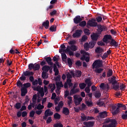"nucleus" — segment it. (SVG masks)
Segmentation results:
<instances>
[{"instance_id":"nucleus-1","label":"nucleus","mask_w":127,"mask_h":127,"mask_svg":"<svg viewBox=\"0 0 127 127\" xmlns=\"http://www.w3.org/2000/svg\"><path fill=\"white\" fill-rule=\"evenodd\" d=\"M103 41L105 43H109L111 46H114L115 48H118L120 46L119 43L113 39L111 35H105L103 39Z\"/></svg>"},{"instance_id":"nucleus-2","label":"nucleus","mask_w":127,"mask_h":127,"mask_svg":"<svg viewBox=\"0 0 127 127\" xmlns=\"http://www.w3.org/2000/svg\"><path fill=\"white\" fill-rule=\"evenodd\" d=\"M34 72L33 71H30L29 70H26L23 72V73L21 74V76L19 77V79L21 81H25L26 80V77H29V79L30 82H33L34 81Z\"/></svg>"},{"instance_id":"nucleus-3","label":"nucleus","mask_w":127,"mask_h":127,"mask_svg":"<svg viewBox=\"0 0 127 127\" xmlns=\"http://www.w3.org/2000/svg\"><path fill=\"white\" fill-rule=\"evenodd\" d=\"M121 108H122L123 110L126 111L127 109V105H125L122 103H118L117 104V108L113 111L112 114L113 116H116V115H118V114L121 113Z\"/></svg>"},{"instance_id":"nucleus-4","label":"nucleus","mask_w":127,"mask_h":127,"mask_svg":"<svg viewBox=\"0 0 127 127\" xmlns=\"http://www.w3.org/2000/svg\"><path fill=\"white\" fill-rule=\"evenodd\" d=\"M103 61L100 60H95L92 64V69H98V68H103Z\"/></svg>"},{"instance_id":"nucleus-5","label":"nucleus","mask_w":127,"mask_h":127,"mask_svg":"<svg viewBox=\"0 0 127 127\" xmlns=\"http://www.w3.org/2000/svg\"><path fill=\"white\" fill-rule=\"evenodd\" d=\"M96 41H91L89 43H85L84 44V49H85L86 51H88L89 49H92L93 47H95V45H96Z\"/></svg>"},{"instance_id":"nucleus-6","label":"nucleus","mask_w":127,"mask_h":127,"mask_svg":"<svg viewBox=\"0 0 127 127\" xmlns=\"http://www.w3.org/2000/svg\"><path fill=\"white\" fill-rule=\"evenodd\" d=\"M78 87V83H75L73 84L72 88L70 90L69 95L70 96H72V95H75V94H77L80 91L79 88L76 89Z\"/></svg>"},{"instance_id":"nucleus-7","label":"nucleus","mask_w":127,"mask_h":127,"mask_svg":"<svg viewBox=\"0 0 127 127\" xmlns=\"http://www.w3.org/2000/svg\"><path fill=\"white\" fill-rule=\"evenodd\" d=\"M73 98L75 106H79L81 104V102L83 101V98L82 97L78 98L77 95H75Z\"/></svg>"},{"instance_id":"nucleus-8","label":"nucleus","mask_w":127,"mask_h":127,"mask_svg":"<svg viewBox=\"0 0 127 127\" xmlns=\"http://www.w3.org/2000/svg\"><path fill=\"white\" fill-rule=\"evenodd\" d=\"M87 25L92 27H96L98 25V23L96 22V20L94 18L89 20L87 22Z\"/></svg>"},{"instance_id":"nucleus-9","label":"nucleus","mask_w":127,"mask_h":127,"mask_svg":"<svg viewBox=\"0 0 127 127\" xmlns=\"http://www.w3.org/2000/svg\"><path fill=\"white\" fill-rule=\"evenodd\" d=\"M81 34H82V30H76L75 32L73 34L72 37L76 38V37H80Z\"/></svg>"},{"instance_id":"nucleus-10","label":"nucleus","mask_w":127,"mask_h":127,"mask_svg":"<svg viewBox=\"0 0 127 127\" xmlns=\"http://www.w3.org/2000/svg\"><path fill=\"white\" fill-rule=\"evenodd\" d=\"M116 79V76H113L110 78H109L108 81L110 82V84H112V85H116V84H118V81H117Z\"/></svg>"},{"instance_id":"nucleus-11","label":"nucleus","mask_w":127,"mask_h":127,"mask_svg":"<svg viewBox=\"0 0 127 127\" xmlns=\"http://www.w3.org/2000/svg\"><path fill=\"white\" fill-rule=\"evenodd\" d=\"M98 27V31L100 33L101 32H102V31H106L107 30V29L106 26L102 25H99L97 26Z\"/></svg>"},{"instance_id":"nucleus-12","label":"nucleus","mask_w":127,"mask_h":127,"mask_svg":"<svg viewBox=\"0 0 127 127\" xmlns=\"http://www.w3.org/2000/svg\"><path fill=\"white\" fill-rule=\"evenodd\" d=\"M83 19L82 18H81V16L80 15H77L75 16V17L73 19V22L75 24H78L79 23H80L81 21H82Z\"/></svg>"},{"instance_id":"nucleus-13","label":"nucleus","mask_w":127,"mask_h":127,"mask_svg":"<svg viewBox=\"0 0 127 127\" xmlns=\"http://www.w3.org/2000/svg\"><path fill=\"white\" fill-rule=\"evenodd\" d=\"M46 62L50 66H53V63L52 62V59L50 57H46L44 58Z\"/></svg>"},{"instance_id":"nucleus-14","label":"nucleus","mask_w":127,"mask_h":127,"mask_svg":"<svg viewBox=\"0 0 127 127\" xmlns=\"http://www.w3.org/2000/svg\"><path fill=\"white\" fill-rule=\"evenodd\" d=\"M83 125L87 127H94V125H95V122H92V121H89L87 122H83Z\"/></svg>"},{"instance_id":"nucleus-15","label":"nucleus","mask_w":127,"mask_h":127,"mask_svg":"<svg viewBox=\"0 0 127 127\" xmlns=\"http://www.w3.org/2000/svg\"><path fill=\"white\" fill-rule=\"evenodd\" d=\"M110 123L111 124H109L110 127H117L118 122L116 119H112Z\"/></svg>"},{"instance_id":"nucleus-16","label":"nucleus","mask_w":127,"mask_h":127,"mask_svg":"<svg viewBox=\"0 0 127 127\" xmlns=\"http://www.w3.org/2000/svg\"><path fill=\"white\" fill-rule=\"evenodd\" d=\"M95 52L96 53H98L99 54H102L103 52H105V50L101 47H97L95 50Z\"/></svg>"},{"instance_id":"nucleus-17","label":"nucleus","mask_w":127,"mask_h":127,"mask_svg":"<svg viewBox=\"0 0 127 127\" xmlns=\"http://www.w3.org/2000/svg\"><path fill=\"white\" fill-rule=\"evenodd\" d=\"M27 94V89L24 87H22L21 88V97H25Z\"/></svg>"},{"instance_id":"nucleus-18","label":"nucleus","mask_w":127,"mask_h":127,"mask_svg":"<svg viewBox=\"0 0 127 127\" xmlns=\"http://www.w3.org/2000/svg\"><path fill=\"white\" fill-rule=\"evenodd\" d=\"M99 34H95L94 33L93 34L91 35V38L92 40V41H97L98 40V39L99 38Z\"/></svg>"},{"instance_id":"nucleus-19","label":"nucleus","mask_w":127,"mask_h":127,"mask_svg":"<svg viewBox=\"0 0 127 127\" xmlns=\"http://www.w3.org/2000/svg\"><path fill=\"white\" fill-rule=\"evenodd\" d=\"M44 115L48 116V117H51L53 115V112L50 110V109H48L45 111Z\"/></svg>"},{"instance_id":"nucleus-20","label":"nucleus","mask_w":127,"mask_h":127,"mask_svg":"<svg viewBox=\"0 0 127 127\" xmlns=\"http://www.w3.org/2000/svg\"><path fill=\"white\" fill-rule=\"evenodd\" d=\"M63 114H64L65 116H68L69 114H70V111H69L68 108L64 107L63 108Z\"/></svg>"},{"instance_id":"nucleus-21","label":"nucleus","mask_w":127,"mask_h":127,"mask_svg":"<svg viewBox=\"0 0 127 127\" xmlns=\"http://www.w3.org/2000/svg\"><path fill=\"white\" fill-rule=\"evenodd\" d=\"M42 26V27H45L46 29H48V27H49V21L47 20L45 22H43Z\"/></svg>"},{"instance_id":"nucleus-22","label":"nucleus","mask_w":127,"mask_h":127,"mask_svg":"<svg viewBox=\"0 0 127 127\" xmlns=\"http://www.w3.org/2000/svg\"><path fill=\"white\" fill-rule=\"evenodd\" d=\"M50 65L49 66V65H44L43 66V67L42 68V71H44V72H48L49 71V70L50 69Z\"/></svg>"},{"instance_id":"nucleus-23","label":"nucleus","mask_w":127,"mask_h":127,"mask_svg":"<svg viewBox=\"0 0 127 127\" xmlns=\"http://www.w3.org/2000/svg\"><path fill=\"white\" fill-rule=\"evenodd\" d=\"M100 118H105L108 116V112L107 111H103L99 113Z\"/></svg>"},{"instance_id":"nucleus-24","label":"nucleus","mask_w":127,"mask_h":127,"mask_svg":"<svg viewBox=\"0 0 127 127\" xmlns=\"http://www.w3.org/2000/svg\"><path fill=\"white\" fill-rule=\"evenodd\" d=\"M56 86H57V89L58 91L61 90V88H63V87H64V85H63V84L62 83V82H57L56 83Z\"/></svg>"},{"instance_id":"nucleus-25","label":"nucleus","mask_w":127,"mask_h":127,"mask_svg":"<svg viewBox=\"0 0 127 127\" xmlns=\"http://www.w3.org/2000/svg\"><path fill=\"white\" fill-rule=\"evenodd\" d=\"M94 96L96 98V99H99V98H100L101 96H102V93H101L99 91H96L94 92Z\"/></svg>"},{"instance_id":"nucleus-26","label":"nucleus","mask_w":127,"mask_h":127,"mask_svg":"<svg viewBox=\"0 0 127 127\" xmlns=\"http://www.w3.org/2000/svg\"><path fill=\"white\" fill-rule=\"evenodd\" d=\"M81 122H85L87 121L88 116L85 115V114L81 113V116H80Z\"/></svg>"},{"instance_id":"nucleus-27","label":"nucleus","mask_w":127,"mask_h":127,"mask_svg":"<svg viewBox=\"0 0 127 127\" xmlns=\"http://www.w3.org/2000/svg\"><path fill=\"white\" fill-rule=\"evenodd\" d=\"M49 30L50 31H52V32H55V31L57 30V26L53 25L50 27Z\"/></svg>"},{"instance_id":"nucleus-28","label":"nucleus","mask_w":127,"mask_h":127,"mask_svg":"<svg viewBox=\"0 0 127 127\" xmlns=\"http://www.w3.org/2000/svg\"><path fill=\"white\" fill-rule=\"evenodd\" d=\"M103 71H104V68H102L100 67L95 68V72L96 74H101V73H102Z\"/></svg>"},{"instance_id":"nucleus-29","label":"nucleus","mask_w":127,"mask_h":127,"mask_svg":"<svg viewBox=\"0 0 127 127\" xmlns=\"http://www.w3.org/2000/svg\"><path fill=\"white\" fill-rule=\"evenodd\" d=\"M54 119L55 120H60L61 119V115L58 113H56L54 115Z\"/></svg>"},{"instance_id":"nucleus-30","label":"nucleus","mask_w":127,"mask_h":127,"mask_svg":"<svg viewBox=\"0 0 127 127\" xmlns=\"http://www.w3.org/2000/svg\"><path fill=\"white\" fill-rule=\"evenodd\" d=\"M113 76V69H109L107 72V77H110Z\"/></svg>"},{"instance_id":"nucleus-31","label":"nucleus","mask_w":127,"mask_h":127,"mask_svg":"<svg viewBox=\"0 0 127 127\" xmlns=\"http://www.w3.org/2000/svg\"><path fill=\"white\" fill-rule=\"evenodd\" d=\"M42 78H43V79H48V74H47V72H45V71H43L42 73Z\"/></svg>"},{"instance_id":"nucleus-32","label":"nucleus","mask_w":127,"mask_h":127,"mask_svg":"<svg viewBox=\"0 0 127 127\" xmlns=\"http://www.w3.org/2000/svg\"><path fill=\"white\" fill-rule=\"evenodd\" d=\"M14 107L16 109V110H19L21 108V104L20 102H17L15 105H14Z\"/></svg>"},{"instance_id":"nucleus-33","label":"nucleus","mask_w":127,"mask_h":127,"mask_svg":"<svg viewBox=\"0 0 127 127\" xmlns=\"http://www.w3.org/2000/svg\"><path fill=\"white\" fill-rule=\"evenodd\" d=\"M40 69V64H34V71H38Z\"/></svg>"},{"instance_id":"nucleus-34","label":"nucleus","mask_w":127,"mask_h":127,"mask_svg":"<svg viewBox=\"0 0 127 127\" xmlns=\"http://www.w3.org/2000/svg\"><path fill=\"white\" fill-rule=\"evenodd\" d=\"M79 25L81 27H85L86 25H87V22L86 21L84 20L79 23Z\"/></svg>"},{"instance_id":"nucleus-35","label":"nucleus","mask_w":127,"mask_h":127,"mask_svg":"<svg viewBox=\"0 0 127 127\" xmlns=\"http://www.w3.org/2000/svg\"><path fill=\"white\" fill-rule=\"evenodd\" d=\"M43 110L44 109V106L42 105L41 104L39 103L37 107L35 108V110Z\"/></svg>"},{"instance_id":"nucleus-36","label":"nucleus","mask_w":127,"mask_h":127,"mask_svg":"<svg viewBox=\"0 0 127 127\" xmlns=\"http://www.w3.org/2000/svg\"><path fill=\"white\" fill-rule=\"evenodd\" d=\"M81 53H83V56L80 58V60H81L82 61H84V60H85V59H86V56H85V55H88V53L85 52H82L81 51Z\"/></svg>"},{"instance_id":"nucleus-37","label":"nucleus","mask_w":127,"mask_h":127,"mask_svg":"<svg viewBox=\"0 0 127 127\" xmlns=\"http://www.w3.org/2000/svg\"><path fill=\"white\" fill-rule=\"evenodd\" d=\"M23 88H25V89H27L29 87H30V86H31V84L29 82H27L26 83H24L23 84Z\"/></svg>"},{"instance_id":"nucleus-38","label":"nucleus","mask_w":127,"mask_h":127,"mask_svg":"<svg viewBox=\"0 0 127 127\" xmlns=\"http://www.w3.org/2000/svg\"><path fill=\"white\" fill-rule=\"evenodd\" d=\"M67 64L69 67L71 68V67H72V65H73V62H72V60H71L70 58L67 59Z\"/></svg>"},{"instance_id":"nucleus-39","label":"nucleus","mask_w":127,"mask_h":127,"mask_svg":"<svg viewBox=\"0 0 127 127\" xmlns=\"http://www.w3.org/2000/svg\"><path fill=\"white\" fill-rule=\"evenodd\" d=\"M75 75L77 78H80V77L82 76V71H81L80 70H77Z\"/></svg>"},{"instance_id":"nucleus-40","label":"nucleus","mask_w":127,"mask_h":127,"mask_svg":"<svg viewBox=\"0 0 127 127\" xmlns=\"http://www.w3.org/2000/svg\"><path fill=\"white\" fill-rule=\"evenodd\" d=\"M68 101H67V104L69 106H71V104H72V97L68 96L67 97Z\"/></svg>"},{"instance_id":"nucleus-41","label":"nucleus","mask_w":127,"mask_h":127,"mask_svg":"<svg viewBox=\"0 0 127 127\" xmlns=\"http://www.w3.org/2000/svg\"><path fill=\"white\" fill-rule=\"evenodd\" d=\"M96 105H97V106H99V107H102L104 106V102L101 100H99L97 102Z\"/></svg>"},{"instance_id":"nucleus-42","label":"nucleus","mask_w":127,"mask_h":127,"mask_svg":"<svg viewBox=\"0 0 127 127\" xmlns=\"http://www.w3.org/2000/svg\"><path fill=\"white\" fill-rule=\"evenodd\" d=\"M79 88L81 89V90L85 89V88H86V84L84 83H79Z\"/></svg>"},{"instance_id":"nucleus-43","label":"nucleus","mask_w":127,"mask_h":127,"mask_svg":"<svg viewBox=\"0 0 127 127\" xmlns=\"http://www.w3.org/2000/svg\"><path fill=\"white\" fill-rule=\"evenodd\" d=\"M34 91H37V92H40V90H41V86L38 85L37 87L33 88Z\"/></svg>"},{"instance_id":"nucleus-44","label":"nucleus","mask_w":127,"mask_h":127,"mask_svg":"<svg viewBox=\"0 0 127 127\" xmlns=\"http://www.w3.org/2000/svg\"><path fill=\"white\" fill-rule=\"evenodd\" d=\"M121 118H122V120H124L125 121H127V114H126V113H123L122 115Z\"/></svg>"},{"instance_id":"nucleus-45","label":"nucleus","mask_w":127,"mask_h":127,"mask_svg":"<svg viewBox=\"0 0 127 127\" xmlns=\"http://www.w3.org/2000/svg\"><path fill=\"white\" fill-rule=\"evenodd\" d=\"M70 48L71 51H77V47H76L74 45H71Z\"/></svg>"},{"instance_id":"nucleus-46","label":"nucleus","mask_w":127,"mask_h":127,"mask_svg":"<svg viewBox=\"0 0 127 127\" xmlns=\"http://www.w3.org/2000/svg\"><path fill=\"white\" fill-rule=\"evenodd\" d=\"M62 59H63V60H66V59H67V55H66L65 53H62Z\"/></svg>"},{"instance_id":"nucleus-47","label":"nucleus","mask_w":127,"mask_h":127,"mask_svg":"<svg viewBox=\"0 0 127 127\" xmlns=\"http://www.w3.org/2000/svg\"><path fill=\"white\" fill-rule=\"evenodd\" d=\"M34 68V64L31 63L30 64H29L28 65V69H29L30 70H33Z\"/></svg>"},{"instance_id":"nucleus-48","label":"nucleus","mask_w":127,"mask_h":127,"mask_svg":"<svg viewBox=\"0 0 127 127\" xmlns=\"http://www.w3.org/2000/svg\"><path fill=\"white\" fill-rule=\"evenodd\" d=\"M96 19L97 21V22H101V21H102V20H103V18L102 17V16H98L96 18Z\"/></svg>"},{"instance_id":"nucleus-49","label":"nucleus","mask_w":127,"mask_h":127,"mask_svg":"<svg viewBox=\"0 0 127 127\" xmlns=\"http://www.w3.org/2000/svg\"><path fill=\"white\" fill-rule=\"evenodd\" d=\"M113 89L115 90H119V89H120V83H118V85H113Z\"/></svg>"},{"instance_id":"nucleus-50","label":"nucleus","mask_w":127,"mask_h":127,"mask_svg":"<svg viewBox=\"0 0 127 127\" xmlns=\"http://www.w3.org/2000/svg\"><path fill=\"white\" fill-rule=\"evenodd\" d=\"M17 86L18 87V88H20V87H22V83H21V81L20 80H18L16 83Z\"/></svg>"},{"instance_id":"nucleus-51","label":"nucleus","mask_w":127,"mask_h":127,"mask_svg":"<svg viewBox=\"0 0 127 127\" xmlns=\"http://www.w3.org/2000/svg\"><path fill=\"white\" fill-rule=\"evenodd\" d=\"M84 32L86 35H90V30L88 29H84Z\"/></svg>"},{"instance_id":"nucleus-52","label":"nucleus","mask_w":127,"mask_h":127,"mask_svg":"<svg viewBox=\"0 0 127 127\" xmlns=\"http://www.w3.org/2000/svg\"><path fill=\"white\" fill-rule=\"evenodd\" d=\"M64 106V103H63V101H60L58 105V107H60L61 109H62V107H63Z\"/></svg>"},{"instance_id":"nucleus-53","label":"nucleus","mask_w":127,"mask_h":127,"mask_svg":"<svg viewBox=\"0 0 127 127\" xmlns=\"http://www.w3.org/2000/svg\"><path fill=\"white\" fill-rule=\"evenodd\" d=\"M34 115H35V112L32 110L29 113V117L30 118H33V117H34Z\"/></svg>"},{"instance_id":"nucleus-54","label":"nucleus","mask_w":127,"mask_h":127,"mask_svg":"<svg viewBox=\"0 0 127 127\" xmlns=\"http://www.w3.org/2000/svg\"><path fill=\"white\" fill-rule=\"evenodd\" d=\"M86 104L87 106V107H92L93 106V102H90V101H86Z\"/></svg>"},{"instance_id":"nucleus-55","label":"nucleus","mask_w":127,"mask_h":127,"mask_svg":"<svg viewBox=\"0 0 127 127\" xmlns=\"http://www.w3.org/2000/svg\"><path fill=\"white\" fill-rule=\"evenodd\" d=\"M54 127H63V125L61 123H56L54 125Z\"/></svg>"},{"instance_id":"nucleus-56","label":"nucleus","mask_w":127,"mask_h":127,"mask_svg":"<svg viewBox=\"0 0 127 127\" xmlns=\"http://www.w3.org/2000/svg\"><path fill=\"white\" fill-rule=\"evenodd\" d=\"M125 89H126V85L121 83V84H120V90L121 91H123V90H125Z\"/></svg>"},{"instance_id":"nucleus-57","label":"nucleus","mask_w":127,"mask_h":127,"mask_svg":"<svg viewBox=\"0 0 127 127\" xmlns=\"http://www.w3.org/2000/svg\"><path fill=\"white\" fill-rule=\"evenodd\" d=\"M51 122H52V118H51V117H49L46 121V124H50Z\"/></svg>"},{"instance_id":"nucleus-58","label":"nucleus","mask_w":127,"mask_h":127,"mask_svg":"<svg viewBox=\"0 0 127 127\" xmlns=\"http://www.w3.org/2000/svg\"><path fill=\"white\" fill-rule=\"evenodd\" d=\"M39 93H40L41 95V97H43L44 96V91L43 90V88H41V89L40 90Z\"/></svg>"},{"instance_id":"nucleus-59","label":"nucleus","mask_w":127,"mask_h":127,"mask_svg":"<svg viewBox=\"0 0 127 127\" xmlns=\"http://www.w3.org/2000/svg\"><path fill=\"white\" fill-rule=\"evenodd\" d=\"M20 111L21 112H23V111H26V106L25 105L22 106V107H21V108H20Z\"/></svg>"},{"instance_id":"nucleus-60","label":"nucleus","mask_w":127,"mask_h":127,"mask_svg":"<svg viewBox=\"0 0 127 127\" xmlns=\"http://www.w3.org/2000/svg\"><path fill=\"white\" fill-rule=\"evenodd\" d=\"M75 65H76V66H78V67H80V66H82V63H81V62H80V61H77L75 63Z\"/></svg>"},{"instance_id":"nucleus-61","label":"nucleus","mask_w":127,"mask_h":127,"mask_svg":"<svg viewBox=\"0 0 127 127\" xmlns=\"http://www.w3.org/2000/svg\"><path fill=\"white\" fill-rule=\"evenodd\" d=\"M98 45L99 46H105V43L102 41H99L97 42Z\"/></svg>"},{"instance_id":"nucleus-62","label":"nucleus","mask_w":127,"mask_h":127,"mask_svg":"<svg viewBox=\"0 0 127 127\" xmlns=\"http://www.w3.org/2000/svg\"><path fill=\"white\" fill-rule=\"evenodd\" d=\"M46 60H43L42 62L40 63V65L41 66H45L46 65Z\"/></svg>"},{"instance_id":"nucleus-63","label":"nucleus","mask_w":127,"mask_h":127,"mask_svg":"<svg viewBox=\"0 0 127 127\" xmlns=\"http://www.w3.org/2000/svg\"><path fill=\"white\" fill-rule=\"evenodd\" d=\"M57 10H54L53 11L50 12V14L52 16H53V15H55V14H57Z\"/></svg>"},{"instance_id":"nucleus-64","label":"nucleus","mask_w":127,"mask_h":127,"mask_svg":"<svg viewBox=\"0 0 127 127\" xmlns=\"http://www.w3.org/2000/svg\"><path fill=\"white\" fill-rule=\"evenodd\" d=\"M117 106H118V105H117V104H112V105L111 106V108L113 111H115V110H116V109H117Z\"/></svg>"}]
</instances>
